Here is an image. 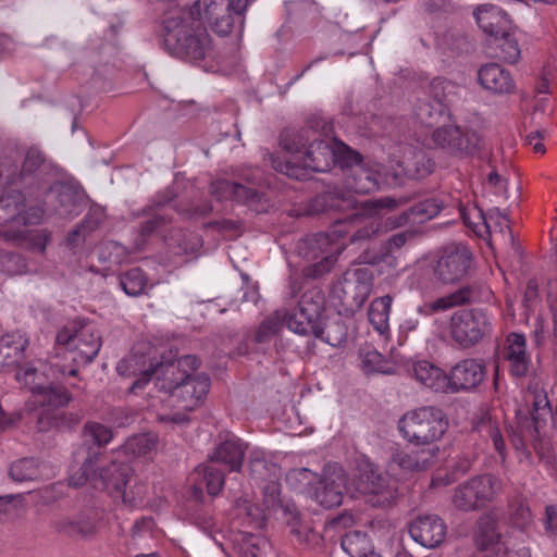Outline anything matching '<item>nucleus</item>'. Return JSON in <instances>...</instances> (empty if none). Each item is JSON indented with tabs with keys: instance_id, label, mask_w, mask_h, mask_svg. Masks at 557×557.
I'll list each match as a JSON object with an SVG mask.
<instances>
[{
	"instance_id": "55",
	"label": "nucleus",
	"mask_w": 557,
	"mask_h": 557,
	"mask_svg": "<svg viewBox=\"0 0 557 557\" xmlns=\"http://www.w3.org/2000/svg\"><path fill=\"white\" fill-rule=\"evenodd\" d=\"M442 210L441 203L435 199H424L410 207L412 223H424L436 216Z\"/></svg>"
},
{
	"instance_id": "21",
	"label": "nucleus",
	"mask_w": 557,
	"mask_h": 557,
	"mask_svg": "<svg viewBox=\"0 0 557 557\" xmlns=\"http://www.w3.org/2000/svg\"><path fill=\"white\" fill-rule=\"evenodd\" d=\"M84 197L78 187L58 182L47 190L45 203L60 218L71 219L79 213Z\"/></svg>"
},
{
	"instance_id": "20",
	"label": "nucleus",
	"mask_w": 557,
	"mask_h": 557,
	"mask_svg": "<svg viewBox=\"0 0 557 557\" xmlns=\"http://www.w3.org/2000/svg\"><path fill=\"white\" fill-rule=\"evenodd\" d=\"M434 144L451 156L468 157L479 150L481 137L472 129L447 125L433 132Z\"/></svg>"
},
{
	"instance_id": "9",
	"label": "nucleus",
	"mask_w": 557,
	"mask_h": 557,
	"mask_svg": "<svg viewBox=\"0 0 557 557\" xmlns=\"http://www.w3.org/2000/svg\"><path fill=\"white\" fill-rule=\"evenodd\" d=\"M33 398L34 403L42 408L37 418L40 431L70 426L72 423L76 424L79 421V417L76 414L58 411L60 408L66 407L72 400L71 393L61 384L49 383L44 385Z\"/></svg>"
},
{
	"instance_id": "39",
	"label": "nucleus",
	"mask_w": 557,
	"mask_h": 557,
	"mask_svg": "<svg viewBox=\"0 0 557 557\" xmlns=\"http://www.w3.org/2000/svg\"><path fill=\"white\" fill-rule=\"evenodd\" d=\"M509 347L507 358L510 362L512 375L525 376L529 370V357L525 352V338L522 334L512 333L508 337Z\"/></svg>"
},
{
	"instance_id": "62",
	"label": "nucleus",
	"mask_w": 557,
	"mask_h": 557,
	"mask_svg": "<svg viewBox=\"0 0 557 557\" xmlns=\"http://www.w3.org/2000/svg\"><path fill=\"white\" fill-rule=\"evenodd\" d=\"M282 515L287 525L290 528V533L297 536L300 543L308 542V534H306L305 539L301 537L302 530L306 531L307 529L302 528L300 515L295 505L286 503Z\"/></svg>"
},
{
	"instance_id": "53",
	"label": "nucleus",
	"mask_w": 557,
	"mask_h": 557,
	"mask_svg": "<svg viewBox=\"0 0 557 557\" xmlns=\"http://www.w3.org/2000/svg\"><path fill=\"white\" fill-rule=\"evenodd\" d=\"M262 506L269 516L283 510L285 504L281 499V484L278 481H272L262 487Z\"/></svg>"
},
{
	"instance_id": "10",
	"label": "nucleus",
	"mask_w": 557,
	"mask_h": 557,
	"mask_svg": "<svg viewBox=\"0 0 557 557\" xmlns=\"http://www.w3.org/2000/svg\"><path fill=\"white\" fill-rule=\"evenodd\" d=\"M55 341L65 346L73 355L72 360L78 364L91 362L101 347V336L91 323L72 321L64 325L58 333Z\"/></svg>"
},
{
	"instance_id": "11",
	"label": "nucleus",
	"mask_w": 557,
	"mask_h": 557,
	"mask_svg": "<svg viewBox=\"0 0 557 557\" xmlns=\"http://www.w3.org/2000/svg\"><path fill=\"white\" fill-rule=\"evenodd\" d=\"M503 491V482L493 474H481L459 484L453 494L455 508L461 511H474L486 507Z\"/></svg>"
},
{
	"instance_id": "18",
	"label": "nucleus",
	"mask_w": 557,
	"mask_h": 557,
	"mask_svg": "<svg viewBox=\"0 0 557 557\" xmlns=\"http://www.w3.org/2000/svg\"><path fill=\"white\" fill-rule=\"evenodd\" d=\"M83 436L85 442L91 441L97 447H88L86 457L79 469L81 473L75 479L72 478L75 485H83L89 480H96L100 469H96V465L101 457L100 447L107 445L113 437L112 430L101 423L89 421L83 428Z\"/></svg>"
},
{
	"instance_id": "54",
	"label": "nucleus",
	"mask_w": 557,
	"mask_h": 557,
	"mask_svg": "<svg viewBox=\"0 0 557 557\" xmlns=\"http://www.w3.org/2000/svg\"><path fill=\"white\" fill-rule=\"evenodd\" d=\"M238 515H245L248 519V523L257 530L263 529L269 517L268 512L263 508H259L251 504L248 499H238L236 503Z\"/></svg>"
},
{
	"instance_id": "52",
	"label": "nucleus",
	"mask_w": 557,
	"mask_h": 557,
	"mask_svg": "<svg viewBox=\"0 0 557 557\" xmlns=\"http://www.w3.org/2000/svg\"><path fill=\"white\" fill-rule=\"evenodd\" d=\"M475 428L478 432L488 436L492 440L495 450L504 459L506 453V445L497 421L493 420L491 416H484Z\"/></svg>"
},
{
	"instance_id": "5",
	"label": "nucleus",
	"mask_w": 557,
	"mask_h": 557,
	"mask_svg": "<svg viewBox=\"0 0 557 557\" xmlns=\"http://www.w3.org/2000/svg\"><path fill=\"white\" fill-rule=\"evenodd\" d=\"M44 215L40 207L27 208L21 191L0 197V237L13 244L24 243L29 235V226L39 224Z\"/></svg>"
},
{
	"instance_id": "60",
	"label": "nucleus",
	"mask_w": 557,
	"mask_h": 557,
	"mask_svg": "<svg viewBox=\"0 0 557 557\" xmlns=\"http://www.w3.org/2000/svg\"><path fill=\"white\" fill-rule=\"evenodd\" d=\"M542 422H545V419L540 416L531 414L529 409L525 411L519 409L517 411V424L520 432L528 434L532 438H535L539 435Z\"/></svg>"
},
{
	"instance_id": "15",
	"label": "nucleus",
	"mask_w": 557,
	"mask_h": 557,
	"mask_svg": "<svg viewBox=\"0 0 557 557\" xmlns=\"http://www.w3.org/2000/svg\"><path fill=\"white\" fill-rule=\"evenodd\" d=\"M298 255L312 261L304 269L307 277L317 278L331 271L336 262V253L339 248L331 243V236L326 233H319L299 240L297 245Z\"/></svg>"
},
{
	"instance_id": "24",
	"label": "nucleus",
	"mask_w": 557,
	"mask_h": 557,
	"mask_svg": "<svg viewBox=\"0 0 557 557\" xmlns=\"http://www.w3.org/2000/svg\"><path fill=\"white\" fill-rule=\"evenodd\" d=\"M99 513L94 509H87L72 517L64 516L51 522L53 530L72 539H91L98 530Z\"/></svg>"
},
{
	"instance_id": "33",
	"label": "nucleus",
	"mask_w": 557,
	"mask_h": 557,
	"mask_svg": "<svg viewBox=\"0 0 557 557\" xmlns=\"http://www.w3.org/2000/svg\"><path fill=\"white\" fill-rule=\"evenodd\" d=\"M246 446L237 437L232 436L220 443L209 456L210 462H218L228 467L230 471H240L245 457Z\"/></svg>"
},
{
	"instance_id": "36",
	"label": "nucleus",
	"mask_w": 557,
	"mask_h": 557,
	"mask_svg": "<svg viewBox=\"0 0 557 557\" xmlns=\"http://www.w3.org/2000/svg\"><path fill=\"white\" fill-rule=\"evenodd\" d=\"M380 173L369 164H357L349 170L346 178L347 187L356 194H369L379 189Z\"/></svg>"
},
{
	"instance_id": "45",
	"label": "nucleus",
	"mask_w": 557,
	"mask_h": 557,
	"mask_svg": "<svg viewBox=\"0 0 557 557\" xmlns=\"http://www.w3.org/2000/svg\"><path fill=\"white\" fill-rule=\"evenodd\" d=\"M508 516L512 525L524 529L533 521V516L527 499L521 494H515L508 499Z\"/></svg>"
},
{
	"instance_id": "34",
	"label": "nucleus",
	"mask_w": 557,
	"mask_h": 557,
	"mask_svg": "<svg viewBox=\"0 0 557 557\" xmlns=\"http://www.w3.org/2000/svg\"><path fill=\"white\" fill-rule=\"evenodd\" d=\"M191 478L194 480V496L196 499H199L202 496V487L203 485L207 488V492L211 496L218 495L224 486L225 475L224 473L218 469L214 465H201L198 466Z\"/></svg>"
},
{
	"instance_id": "30",
	"label": "nucleus",
	"mask_w": 557,
	"mask_h": 557,
	"mask_svg": "<svg viewBox=\"0 0 557 557\" xmlns=\"http://www.w3.org/2000/svg\"><path fill=\"white\" fill-rule=\"evenodd\" d=\"M29 341L24 333L15 331L0 337V370L20 366Z\"/></svg>"
},
{
	"instance_id": "1",
	"label": "nucleus",
	"mask_w": 557,
	"mask_h": 557,
	"mask_svg": "<svg viewBox=\"0 0 557 557\" xmlns=\"http://www.w3.org/2000/svg\"><path fill=\"white\" fill-rule=\"evenodd\" d=\"M199 367L195 356L186 355L176 359V351L163 352L158 361H151L129 387L132 393L141 389L152 376L159 392L168 395L170 405L184 411L195 410L210 388V379L205 374H193Z\"/></svg>"
},
{
	"instance_id": "28",
	"label": "nucleus",
	"mask_w": 557,
	"mask_h": 557,
	"mask_svg": "<svg viewBox=\"0 0 557 557\" xmlns=\"http://www.w3.org/2000/svg\"><path fill=\"white\" fill-rule=\"evenodd\" d=\"M479 84L493 95H508L516 90L510 72L497 63H486L478 71Z\"/></svg>"
},
{
	"instance_id": "32",
	"label": "nucleus",
	"mask_w": 557,
	"mask_h": 557,
	"mask_svg": "<svg viewBox=\"0 0 557 557\" xmlns=\"http://www.w3.org/2000/svg\"><path fill=\"white\" fill-rule=\"evenodd\" d=\"M324 124L320 119H310L307 126L299 131H285L281 135V146L292 154L289 158L296 157L295 153L300 152L307 144L313 141L314 137L321 135L319 128H323Z\"/></svg>"
},
{
	"instance_id": "41",
	"label": "nucleus",
	"mask_w": 557,
	"mask_h": 557,
	"mask_svg": "<svg viewBox=\"0 0 557 557\" xmlns=\"http://www.w3.org/2000/svg\"><path fill=\"white\" fill-rule=\"evenodd\" d=\"M347 334L345 322L338 317L325 320L322 319L314 332L310 333V335L322 339L333 347L341 346L345 343Z\"/></svg>"
},
{
	"instance_id": "26",
	"label": "nucleus",
	"mask_w": 557,
	"mask_h": 557,
	"mask_svg": "<svg viewBox=\"0 0 557 557\" xmlns=\"http://www.w3.org/2000/svg\"><path fill=\"white\" fill-rule=\"evenodd\" d=\"M411 539L426 548L440 546L446 537V524L435 515L419 516L409 524Z\"/></svg>"
},
{
	"instance_id": "61",
	"label": "nucleus",
	"mask_w": 557,
	"mask_h": 557,
	"mask_svg": "<svg viewBox=\"0 0 557 557\" xmlns=\"http://www.w3.org/2000/svg\"><path fill=\"white\" fill-rule=\"evenodd\" d=\"M317 480V473L308 468H298L290 470L286 475L287 483L295 490L304 492L307 486Z\"/></svg>"
},
{
	"instance_id": "23",
	"label": "nucleus",
	"mask_w": 557,
	"mask_h": 557,
	"mask_svg": "<svg viewBox=\"0 0 557 557\" xmlns=\"http://www.w3.org/2000/svg\"><path fill=\"white\" fill-rule=\"evenodd\" d=\"M346 474L339 466H329L317 482L314 499L324 508L339 506L343 502Z\"/></svg>"
},
{
	"instance_id": "2",
	"label": "nucleus",
	"mask_w": 557,
	"mask_h": 557,
	"mask_svg": "<svg viewBox=\"0 0 557 557\" xmlns=\"http://www.w3.org/2000/svg\"><path fill=\"white\" fill-rule=\"evenodd\" d=\"M202 7L195 1L191 7L169 12L161 22L165 48L190 62L205 60L212 52L211 38L200 20Z\"/></svg>"
},
{
	"instance_id": "50",
	"label": "nucleus",
	"mask_w": 557,
	"mask_h": 557,
	"mask_svg": "<svg viewBox=\"0 0 557 557\" xmlns=\"http://www.w3.org/2000/svg\"><path fill=\"white\" fill-rule=\"evenodd\" d=\"M499 50L496 57L507 63H516L520 58V49L517 39L513 37L511 30L507 35H500L498 40H491Z\"/></svg>"
},
{
	"instance_id": "25",
	"label": "nucleus",
	"mask_w": 557,
	"mask_h": 557,
	"mask_svg": "<svg viewBox=\"0 0 557 557\" xmlns=\"http://www.w3.org/2000/svg\"><path fill=\"white\" fill-rule=\"evenodd\" d=\"M485 374V366L482 360L473 358L460 360L448 374L449 393L475 388L483 382Z\"/></svg>"
},
{
	"instance_id": "59",
	"label": "nucleus",
	"mask_w": 557,
	"mask_h": 557,
	"mask_svg": "<svg viewBox=\"0 0 557 557\" xmlns=\"http://www.w3.org/2000/svg\"><path fill=\"white\" fill-rule=\"evenodd\" d=\"M41 376L38 369L28 363L20 368L16 373L17 381L23 383L24 386L32 392L33 397L45 385L41 381Z\"/></svg>"
},
{
	"instance_id": "46",
	"label": "nucleus",
	"mask_w": 557,
	"mask_h": 557,
	"mask_svg": "<svg viewBox=\"0 0 557 557\" xmlns=\"http://www.w3.org/2000/svg\"><path fill=\"white\" fill-rule=\"evenodd\" d=\"M433 165L431 159L422 151H414L403 161L405 174L412 180H421L431 174Z\"/></svg>"
},
{
	"instance_id": "49",
	"label": "nucleus",
	"mask_w": 557,
	"mask_h": 557,
	"mask_svg": "<svg viewBox=\"0 0 557 557\" xmlns=\"http://www.w3.org/2000/svg\"><path fill=\"white\" fill-rule=\"evenodd\" d=\"M147 276L139 268H133L120 275V285L128 296H139L147 286Z\"/></svg>"
},
{
	"instance_id": "47",
	"label": "nucleus",
	"mask_w": 557,
	"mask_h": 557,
	"mask_svg": "<svg viewBox=\"0 0 557 557\" xmlns=\"http://www.w3.org/2000/svg\"><path fill=\"white\" fill-rule=\"evenodd\" d=\"M98 259L101 263L112 265H121L128 260L129 251L126 247L114 240L101 243L98 247Z\"/></svg>"
},
{
	"instance_id": "7",
	"label": "nucleus",
	"mask_w": 557,
	"mask_h": 557,
	"mask_svg": "<svg viewBox=\"0 0 557 557\" xmlns=\"http://www.w3.org/2000/svg\"><path fill=\"white\" fill-rule=\"evenodd\" d=\"M272 168L295 180H304L308 172H327L335 163L334 140L326 141L314 137L304 154L302 163H298V157L286 158L275 154L269 156Z\"/></svg>"
},
{
	"instance_id": "8",
	"label": "nucleus",
	"mask_w": 557,
	"mask_h": 557,
	"mask_svg": "<svg viewBox=\"0 0 557 557\" xmlns=\"http://www.w3.org/2000/svg\"><path fill=\"white\" fill-rule=\"evenodd\" d=\"M448 329L451 339L468 349L492 335L493 318L483 308L458 309L450 315Z\"/></svg>"
},
{
	"instance_id": "57",
	"label": "nucleus",
	"mask_w": 557,
	"mask_h": 557,
	"mask_svg": "<svg viewBox=\"0 0 557 557\" xmlns=\"http://www.w3.org/2000/svg\"><path fill=\"white\" fill-rule=\"evenodd\" d=\"M334 152H335V163H338L343 168H349L351 170L357 164H361L362 156L352 150L343 141L334 139Z\"/></svg>"
},
{
	"instance_id": "22",
	"label": "nucleus",
	"mask_w": 557,
	"mask_h": 557,
	"mask_svg": "<svg viewBox=\"0 0 557 557\" xmlns=\"http://www.w3.org/2000/svg\"><path fill=\"white\" fill-rule=\"evenodd\" d=\"M209 191L216 200H236L256 212H262L267 208L263 195L255 188L225 178L213 181Z\"/></svg>"
},
{
	"instance_id": "44",
	"label": "nucleus",
	"mask_w": 557,
	"mask_h": 557,
	"mask_svg": "<svg viewBox=\"0 0 557 557\" xmlns=\"http://www.w3.org/2000/svg\"><path fill=\"white\" fill-rule=\"evenodd\" d=\"M287 311L278 309L268 315L258 326L255 334V342L264 344L270 342L283 327L284 322L287 323Z\"/></svg>"
},
{
	"instance_id": "40",
	"label": "nucleus",
	"mask_w": 557,
	"mask_h": 557,
	"mask_svg": "<svg viewBox=\"0 0 557 557\" xmlns=\"http://www.w3.org/2000/svg\"><path fill=\"white\" fill-rule=\"evenodd\" d=\"M165 242L175 255H193L202 246L199 235L183 228H172L165 236Z\"/></svg>"
},
{
	"instance_id": "58",
	"label": "nucleus",
	"mask_w": 557,
	"mask_h": 557,
	"mask_svg": "<svg viewBox=\"0 0 557 557\" xmlns=\"http://www.w3.org/2000/svg\"><path fill=\"white\" fill-rule=\"evenodd\" d=\"M157 440L150 434H137L126 441V450L135 456H145L154 449Z\"/></svg>"
},
{
	"instance_id": "48",
	"label": "nucleus",
	"mask_w": 557,
	"mask_h": 557,
	"mask_svg": "<svg viewBox=\"0 0 557 557\" xmlns=\"http://www.w3.org/2000/svg\"><path fill=\"white\" fill-rule=\"evenodd\" d=\"M9 473L15 482L37 480L40 476L39 463L35 458H22L11 465Z\"/></svg>"
},
{
	"instance_id": "14",
	"label": "nucleus",
	"mask_w": 557,
	"mask_h": 557,
	"mask_svg": "<svg viewBox=\"0 0 557 557\" xmlns=\"http://www.w3.org/2000/svg\"><path fill=\"white\" fill-rule=\"evenodd\" d=\"M472 263L473 253L466 244L449 243L438 249L433 274L442 284H454L468 275Z\"/></svg>"
},
{
	"instance_id": "37",
	"label": "nucleus",
	"mask_w": 557,
	"mask_h": 557,
	"mask_svg": "<svg viewBox=\"0 0 557 557\" xmlns=\"http://www.w3.org/2000/svg\"><path fill=\"white\" fill-rule=\"evenodd\" d=\"M248 469L250 478L256 482L271 483L272 481H280L281 469L280 467L268 460L261 450H253L249 455Z\"/></svg>"
},
{
	"instance_id": "13",
	"label": "nucleus",
	"mask_w": 557,
	"mask_h": 557,
	"mask_svg": "<svg viewBox=\"0 0 557 557\" xmlns=\"http://www.w3.org/2000/svg\"><path fill=\"white\" fill-rule=\"evenodd\" d=\"M373 281L374 274L370 268L347 270L334 283L331 290L332 297L338 299L348 310L360 309L372 293Z\"/></svg>"
},
{
	"instance_id": "35",
	"label": "nucleus",
	"mask_w": 557,
	"mask_h": 557,
	"mask_svg": "<svg viewBox=\"0 0 557 557\" xmlns=\"http://www.w3.org/2000/svg\"><path fill=\"white\" fill-rule=\"evenodd\" d=\"M411 374L420 384L436 393H449L448 374L429 361L413 363Z\"/></svg>"
},
{
	"instance_id": "27",
	"label": "nucleus",
	"mask_w": 557,
	"mask_h": 557,
	"mask_svg": "<svg viewBox=\"0 0 557 557\" xmlns=\"http://www.w3.org/2000/svg\"><path fill=\"white\" fill-rule=\"evenodd\" d=\"M474 16L479 27L490 37V41L498 40L500 35H507V32L511 30V21L507 13L493 4L479 5Z\"/></svg>"
},
{
	"instance_id": "29",
	"label": "nucleus",
	"mask_w": 557,
	"mask_h": 557,
	"mask_svg": "<svg viewBox=\"0 0 557 557\" xmlns=\"http://www.w3.org/2000/svg\"><path fill=\"white\" fill-rule=\"evenodd\" d=\"M438 451V447L419 446L395 453L393 461L405 472L424 471L434 462Z\"/></svg>"
},
{
	"instance_id": "3",
	"label": "nucleus",
	"mask_w": 557,
	"mask_h": 557,
	"mask_svg": "<svg viewBox=\"0 0 557 557\" xmlns=\"http://www.w3.org/2000/svg\"><path fill=\"white\" fill-rule=\"evenodd\" d=\"M408 197H381L357 202L350 190L334 186L315 196L307 209V214H319L327 211L356 210L351 215L354 220L369 219L379 213L382 209L394 210L408 203Z\"/></svg>"
},
{
	"instance_id": "12",
	"label": "nucleus",
	"mask_w": 557,
	"mask_h": 557,
	"mask_svg": "<svg viewBox=\"0 0 557 557\" xmlns=\"http://www.w3.org/2000/svg\"><path fill=\"white\" fill-rule=\"evenodd\" d=\"M97 479L114 498H121L129 507L140 505L145 498V486L132 475L127 465L111 462L99 470Z\"/></svg>"
},
{
	"instance_id": "43",
	"label": "nucleus",
	"mask_w": 557,
	"mask_h": 557,
	"mask_svg": "<svg viewBox=\"0 0 557 557\" xmlns=\"http://www.w3.org/2000/svg\"><path fill=\"white\" fill-rule=\"evenodd\" d=\"M392 301V296L385 295L375 298L369 307V321L380 334H384L389 329L388 320Z\"/></svg>"
},
{
	"instance_id": "4",
	"label": "nucleus",
	"mask_w": 557,
	"mask_h": 557,
	"mask_svg": "<svg viewBox=\"0 0 557 557\" xmlns=\"http://www.w3.org/2000/svg\"><path fill=\"white\" fill-rule=\"evenodd\" d=\"M448 429L445 412L435 406H423L406 412L398 421V430L403 437L414 446L437 447Z\"/></svg>"
},
{
	"instance_id": "17",
	"label": "nucleus",
	"mask_w": 557,
	"mask_h": 557,
	"mask_svg": "<svg viewBox=\"0 0 557 557\" xmlns=\"http://www.w3.org/2000/svg\"><path fill=\"white\" fill-rule=\"evenodd\" d=\"M205 18L220 36L231 34L235 24H244L248 0H203Z\"/></svg>"
},
{
	"instance_id": "51",
	"label": "nucleus",
	"mask_w": 557,
	"mask_h": 557,
	"mask_svg": "<svg viewBox=\"0 0 557 557\" xmlns=\"http://www.w3.org/2000/svg\"><path fill=\"white\" fill-rule=\"evenodd\" d=\"M361 367L366 373H391V367L382 354L373 348L361 349Z\"/></svg>"
},
{
	"instance_id": "31",
	"label": "nucleus",
	"mask_w": 557,
	"mask_h": 557,
	"mask_svg": "<svg viewBox=\"0 0 557 557\" xmlns=\"http://www.w3.org/2000/svg\"><path fill=\"white\" fill-rule=\"evenodd\" d=\"M447 88L451 89L454 86L450 83L442 79H434L432 82L431 92L436 101V107L426 101L421 102L418 106L417 116L422 123L432 126L437 122V117L443 114L449 101L447 95L445 94Z\"/></svg>"
},
{
	"instance_id": "6",
	"label": "nucleus",
	"mask_w": 557,
	"mask_h": 557,
	"mask_svg": "<svg viewBox=\"0 0 557 557\" xmlns=\"http://www.w3.org/2000/svg\"><path fill=\"white\" fill-rule=\"evenodd\" d=\"M352 484L366 503L376 508L392 506L397 498L398 483L388 472L368 458L358 460Z\"/></svg>"
},
{
	"instance_id": "42",
	"label": "nucleus",
	"mask_w": 557,
	"mask_h": 557,
	"mask_svg": "<svg viewBox=\"0 0 557 557\" xmlns=\"http://www.w3.org/2000/svg\"><path fill=\"white\" fill-rule=\"evenodd\" d=\"M341 545L350 557H382L373 550V546L367 534L358 531L345 534Z\"/></svg>"
},
{
	"instance_id": "63",
	"label": "nucleus",
	"mask_w": 557,
	"mask_h": 557,
	"mask_svg": "<svg viewBox=\"0 0 557 557\" xmlns=\"http://www.w3.org/2000/svg\"><path fill=\"white\" fill-rule=\"evenodd\" d=\"M24 506L21 494L0 496V522L7 521Z\"/></svg>"
},
{
	"instance_id": "38",
	"label": "nucleus",
	"mask_w": 557,
	"mask_h": 557,
	"mask_svg": "<svg viewBox=\"0 0 557 557\" xmlns=\"http://www.w3.org/2000/svg\"><path fill=\"white\" fill-rule=\"evenodd\" d=\"M473 540L480 549H487L500 540L497 519L491 513L482 515L475 522Z\"/></svg>"
},
{
	"instance_id": "16",
	"label": "nucleus",
	"mask_w": 557,
	"mask_h": 557,
	"mask_svg": "<svg viewBox=\"0 0 557 557\" xmlns=\"http://www.w3.org/2000/svg\"><path fill=\"white\" fill-rule=\"evenodd\" d=\"M324 306L325 296L322 289L309 288L301 295L296 310L292 314L287 313V327L296 334L310 336L323 319Z\"/></svg>"
},
{
	"instance_id": "64",
	"label": "nucleus",
	"mask_w": 557,
	"mask_h": 557,
	"mask_svg": "<svg viewBox=\"0 0 557 557\" xmlns=\"http://www.w3.org/2000/svg\"><path fill=\"white\" fill-rule=\"evenodd\" d=\"M497 554L502 557H531L529 547L523 542L510 540L498 545Z\"/></svg>"
},
{
	"instance_id": "19",
	"label": "nucleus",
	"mask_w": 557,
	"mask_h": 557,
	"mask_svg": "<svg viewBox=\"0 0 557 557\" xmlns=\"http://www.w3.org/2000/svg\"><path fill=\"white\" fill-rule=\"evenodd\" d=\"M493 297L490 287L481 283L465 285L436 300L419 307V313L431 315L438 311H446L455 307H461L471 304L488 302Z\"/></svg>"
},
{
	"instance_id": "56",
	"label": "nucleus",
	"mask_w": 557,
	"mask_h": 557,
	"mask_svg": "<svg viewBox=\"0 0 557 557\" xmlns=\"http://www.w3.org/2000/svg\"><path fill=\"white\" fill-rule=\"evenodd\" d=\"M269 543L263 537L249 534L238 546L240 557H264Z\"/></svg>"
}]
</instances>
